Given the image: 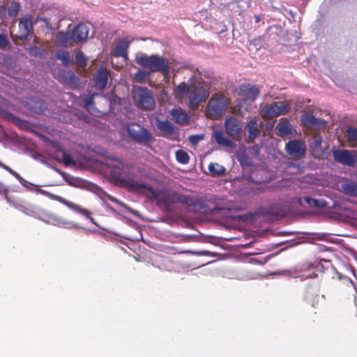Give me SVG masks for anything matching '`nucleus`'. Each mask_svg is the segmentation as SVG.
<instances>
[{"instance_id": "obj_17", "label": "nucleus", "mask_w": 357, "mask_h": 357, "mask_svg": "<svg viewBox=\"0 0 357 357\" xmlns=\"http://www.w3.org/2000/svg\"><path fill=\"white\" fill-rule=\"evenodd\" d=\"M240 91L242 96L251 100H255L259 94V89L250 84L241 86Z\"/></svg>"}, {"instance_id": "obj_44", "label": "nucleus", "mask_w": 357, "mask_h": 357, "mask_svg": "<svg viewBox=\"0 0 357 357\" xmlns=\"http://www.w3.org/2000/svg\"><path fill=\"white\" fill-rule=\"evenodd\" d=\"M8 188L3 183L0 182V195H4L6 199H8Z\"/></svg>"}, {"instance_id": "obj_8", "label": "nucleus", "mask_w": 357, "mask_h": 357, "mask_svg": "<svg viewBox=\"0 0 357 357\" xmlns=\"http://www.w3.org/2000/svg\"><path fill=\"white\" fill-rule=\"evenodd\" d=\"M333 155L335 162L347 166H353L357 161L356 152L346 149H335Z\"/></svg>"}, {"instance_id": "obj_16", "label": "nucleus", "mask_w": 357, "mask_h": 357, "mask_svg": "<svg viewBox=\"0 0 357 357\" xmlns=\"http://www.w3.org/2000/svg\"><path fill=\"white\" fill-rule=\"evenodd\" d=\"M94 82L96 84V87L100 89H104L108 81V74L105 68H100L97 74L94 76L93 78Z\"/></svg>"}, {"instance_id": "obj_32", "label": "nucleus", "mask_w": 357, "mask_h": 357, "mask_svg": "<svg viewBox=\"0 0 357 357\" xmlns=\"http://www.w3.org/2000/svg\"><path fill=\"white\" fill-rule=\"evenodd\" d=\"M347 137L349 142H357V128L349 127L346 130Z\"/></svg>"}, {"instance_id": "obj_24", "label": "nucleus", "mask_w": 357, "mask_h": 357, "mask_svg": "<svg viewBox=\"0 0 357 357\" xmlns=\"http://www.w3.org/2000/svg\"><path fill=\"white\" fill-rule=\"evenodd\" d=\"M313 266H314V269L319 272H324L325 270H328L330 268H334L330 260H326L324 259L316 261Z\"/></svg>"}, {"instance_id": "obj_31", "label": "nucleus", "mask_w": 357, "mask_h": 357, "mask_svg": "<svg viewBox=\"0 0 357 357\" xmlns=\"http://www.w3.org/2000/svg\"><path fill=\"white\" fill-rule=\"evenodd\" d=\"M75 61L78 66L82 68L85 67L87 64V58L81 50L76 52Z\"/></svg>"}, {"instance_id": "obj_48", "label": "nucleus", "mask_w": 357, "mask_h": 357, "mask_svg": "<svg viewBox=\"0 0 357 357\" xmlns=\"http://www.w3.org/2000/svg\"><path fill=\"white\" fill-rule=\"evenodd\" d=\"M317 120H318V125H314V126H316L317 128H324L326 126V125L327 124L326 121L324 120H322V119H318V118H317Z\"/></svg>"}, {"instance_id": "obj_18", "label": "nucleus", "mask_w": 357, "mask_h": 357, "mask_svg": "<svg viewBox=\"0 0 357 357\" xmlns=\"http://www.w3.org/2000/svg\"><path fill=\"white\" fill-rule=\"evenodd\" d=\"M170 114L178 124L185 125L189 122L190 116L181 109H174L171 110Z\"/></svg>"}, {"instance_id": "obj_53", "label": "nucleus", "mask_w": 357, "mask_h": 357, "mask_svg": "<svg viewBox=\"0 0 357 357\" xmlns=\"http://www.w3.org/2000/svg\"><path fill=\"white\" fill-rule=\"evenodd\" d=\"M6 165L3 164V162H0V167L1 168H4V167L6 166Z\"/></svg>"}, {"instance_id": "obj_38", "label": "nucleus", "mask_w": 357, "mask_h": 357, "mask_svg": "<svg viewBox=\"0 0 357 357\" xmlns=\"http://www.w3.org/2000/svg\"><path fill=\"white\" fill-rule=\"evenodd\" d=\"M149 75V73L146 72L144 70H139L136 72L135 75V77L139 82H144L146 79L148 78V76Z\"/></svg>"}, {"instance_id": "obj_42", "label": "nucleus", "mask_w": 357, "mask_h": 357, "mask_svg": "<svg viewBox=\"0 0 357 357\" xmlns=\"http://www.w3.org/2000/svg\"><path fill=\"white\" fill-rule=\"evenodd\" d=\"M202 139H204L203 135H194L189 137V141L193 145L197 144Z\"/></svg>"}, {"instance_id": "obj_34", "label": "nucleus", "mask_w": 357, "mask_h": 357, "mask_svg": "<svg viewBox=\"0 0 357 357\" xmlns=\"http://www.w3.org/2000/svg\"><path fill=\"white\" fill-rule=\"evenodd\" d=\"M20 9V5L18 2L13 1L8 9V14L12 17H16Z\"/></svg>"}, {"instance_id": "obj_2", "label": "nucleus", "mask_w": 357, "mask_h": 357, "mask_svg": "<svg viewBox=\"0 0 357 357\" xmlns=\"http://www.w3.org/2000/svg\"><path fill=\"white\" fill-rule=\"evenodd\" d=\"M136 63L140 66L149 69L151 72H160L164 75H168L170 70L167 59L158 54H142L136 58Z\"/></svg>"}, {"instance_id": "obj_7", "label": "nucleus", "mask_w": 357, "mask_h": 357, "mask_svg": "<svg viewBox=\"0 0 357 357\" xmlns=\"http://www.w3.org/2000/svg\"><path fill=\"white\" fill-rule=\"evenodd\" d=\"M289 109V106L287 102L280 101L265 107L261 110V115L264 118H274L287 114Z\"/></svg>"}, {"instance_id": "obj_52", "label": "nucleus", "mask_w": 357, "mask_h": 357, "mask_svg": "<svg viewBox=\"0 0 357 357\" xmlns=\"http://www.w3.org/2000/svg\"><path fill=\"white\" fill-rule=\"evenodd\" d=\"M232 238H231V237H225V238H224V240H225V241H231Z\"/></svg>"}, {"instance_id": "obj_28", "label": "nucleus", "mask_w": 357, "mask_h": 357, "mask_svg": "<svg viewBox=\"0 0 357 357\" xmlns=\"http://www.w3.org/2000/svg\"><path fill=\"white\" fill-rule=\"evenodd\" d=\"M178 200L181 203H182L185 205L189 206H197L198 202H199L198 199L191 197L190 196H188V195H181L178 197Z\"/></svg>"}, {"instance_id": "obj_25", "label": "nucleus", "mask_w": 357, "mask_h": 357, "mask_svg": "<svg viewBox=\"0 0 357 357\" xmlns=\"http://www.w3.org/2000/svg\"><path fill=\"white\" fill-rule=\"evenodd\" d=\"M278 135L280 136H286L291 133V127L287 121H280L277 126Z\"/></svg>"}, {"instance_id": "obj_4", "label": "nucleus", "mask_w": 357, "mask_h": 357, "mask_svg": "<svg viewBox=\"0 0 357 357\" xmlns=\"http://www.w3.org/2000/svg\"><path fill=\"white\" fill-rule=\"evenodd\" d=\"M133 100L135 106L143 111H152L155 106L152 91L146 87L138 86L135 89Z\"/></svg>"}, {"instance_id": "obj_27", "label": "nucleus", "mask_w": 357, "mask_h": 357, "mask_svg": "<svg viewBox=\"0 0 357 357\" xmlns=\"http://www.w3.org/2000/svg\"><path fill=\"white\" fill-rule=\"evenodd\" d=\"M158 128L169 135L174 132V126L169 121H160L158 124Z\"/></svg>"}, {"instance_id": "obj_5", "label": "nucleus", "mask_w": 357, "mask_h": 357, "mask_svg": "<svg viewBox=\"0 0 357 357\" xmlns=\"http://www.w3.org/2000/svg\"><path fill=\"white\" fill-rule=\"evenodd\" d=\"M126 130L128 137L138 144L146 146L152 139L151 133L139 123H128Z\"/></svg>"}, {"instance_id": "obj_51", "label": "nucleus", "mask_w": 357, "mask_h": 357, "mask_svg": "<svg viewBox=\"0 0 357 357\" xmlns=\"http://www.w3.org/2000/svg\"><path fill=\"white\" fill-rule=\"evenodd\" d=\"M255 22H256V23L259 22H260V20H261V17H260V15H255Z\"/></svg>"}, {"instance_id": "obj_3", "label": "nucleus", "mask_w": 357, "mask_h": 357, "mask_svg": "<svg viewBox=\"0 0 357 357\" xmlns=\"http://www.w3.org/2000/svg\"><path fill=\"white\" fill-rule=\"evenodd\" d=\"M210 95V86L204 81L191 85L189 94V107L192 110H197L200 104L205 102Z\"/></svg>"}, {"instance_id": "obj_49", "label": "nucleus", "mask_w": 357, "mask_h": 357, "mask_svg": "<svg viewBox=\"0 0 357 357\" xmlns=\"http://www.w3.org/2000/svg\"><path fill=\"white\" fill-rule=\"evenodd\" d=\"M269 212L271 214L275 215V216H280V215H282V211H274L272 208L271 209V211Z\"/></svg>"}, {"instance_id": "obj_35", "label": "nucleus", "mask_w": 357, "mask_h": 357, "mask_svg": "<svg viewBox=\"0 0 357 357\" xmlns=\"http://www.w3.org/2000/svg\"><path fill=\"white\" fill-rule=\"evenodd\" d=\"M303 122L310 126H314V125H318L317 118L314 117L313 115L310 114H306L302 119Z\"/></svg>"}, {"instance_id": "obj_12", "label": "nucleus", "mask_w": 357, "mask_h": 357, "mask_svg": "<svg viewBox=\"0 0 357 357\" xmlns=\"http://www.w3.org/2000/svg\"><path fill=\"white\" fill-rule=\"evenodd\" d=\"M89 29V27L83 24L79 23L73 29L72 33L73 38L75 43H83L86 42L88 39Z\"/></svg>"}, {"instance_id": "obj_9", "label": "nucleus", "mask_w": 357, "mask_h": 357, "mask_svg": "<svg viewBox=\"0 0 357 357\" xmlns=\"http://www.w3.org/2000/svg\"><path fill=\"white\" fill-rule=\"evenodd\" d=\"M287 153L294 158H301L305 155L306 145L304 142L292 139L285 146Z\"/></svg>"}, {"instance_id": "obj_11", "label": "nucleus", "mask_w": 357, "mask_h": 357, "mask_svg": "<svg viewBox=\"0 0 357 357\" xmlns=\"http://www.w3.org/2000/svg\"><path fill=\"white\" fill-rule=\"evenodd\" d=\"M54 199L64 204L68 208L75 211V212L84 215L86 218L90 219L91 222H93V218L91 215V212L85 208H83L79 205L71 202L66 199L65 198L58 195H55L54 197Z\"/></svg>"}, {"instance_id": "obj_37", "label": "nucleus", "mask_w": 357, "mask_h": 357, "mask_svg": "<svg viewBox=\"0 0 357 357\" xmlns=\"http://www.w3.org/2000/svg\"><path fill=\"white\" fill-rule=\"evenodd\" d=\"M0 116L1 117H3V119H5L8 121H11L14 123H17V122L20 121V119L18 117L15 116L11 112H7L5 110L0 111Z\"/></svg>"}, {"instance_id": "obj_13", "label": "nucleus", "mask_w": 357, "mask_h": 357, "mask_svg": "<svg viewBox=\"0 0 357 357\" xmlns=\"http://www.w3.org/2000/svg\"><path fill=\"white\" fill-rule=\"evenodd\" d=\"M225 130L229 135L236 137L241 132V126L238 120L231 117L225 121Z\"/></svg>"}, {"instance_id": "obj_14", "label": "nucleus", "mask_w": 357, "mask_h": 357, "mask_svg": "<svg viewBox=\"0 0 357 357\" xmlns=\"http://www.w3.org/2000/svg\"><path fill=\"white\" fill-rule=\"evenodd\" d=\"M130 41L127 39L120 40L115 46L112 55L115 57H123L128 59V50L130 47Z\"/></svg>"}, {"instance_id": "obj_45", "label": "nucleus", "mask_w": 357, "mask_h": 357, "mask_svg": "<svg viewBox=\"0 0 357 357\" xmlns=\"http://www.w3.org/2000/svg\"><path fill=\"white\" fill-rule=\"evenodd\" d=\"M326 205V202L323 199H315V203L314 204V207L317 208H324Z\"/></svg>"}, {"instance_id": "obj_30", "label": "nucleus", "mask_w": 357, "mask_h": 357, "mask_svg": "<svg viewBox=\"0 0 357 357\" xmlns=\"http://www.w3.org/2000/svg\"><path fill=\"white\" fill-rule=\"evenodd\" d=\"M208 171L211 176H218L223 174V167H220L218 164L211 163L208 165Z\"/></svg>"}, {"instance_id": "obj_20", "label": "nucleus", "mask_w": 357, "mask_h": 357, "mask_svg": "<svg viewBox=\"0 0 357 357\" xmlns=\"http://www.w3.org/2000/svg\"><path fill=\"white\" fill-rule=\"evenodd\" d=\"M62 82L70 86H77L79 81V78L72 70H66L61 73Z\"/></svg>"}, {"instance_id": "obj_40", "label": "nucleus", "mask_w": 357, "mask_h": 357, "mask_svg": "<svg viewBox=\"0 0 357 357\" xmlns=\"http://www.w3.org/2000/svg\"><path fill=\"white\" fill-rule=\"evenodd\" d=\"M213 137L215 142L220 144L223 145V132L222 131H215L213 132Z\"/></svg>"}, {"instance_id": "obj_22", "label": "nucleus", "mask_w": 357, "mask_h": 357, "mask_svg": "<svg viewBox=\"0 0 357 357\" xmlns=\"http://www.w3.org/2000/svg\"><path fill=\"white\" fill-rule=\"evenodd\" d=\"M342 189L344 194L357 197V184L353 181H347L342 184Z\"/></svg>"}, {"instance_id": "obj_26", "label": "nucleus", "mask_w": 357, "mask_h": 357, "mask_svg": "<svg viewBox=\"0 0 357 357\" xmlns=\"http://www.w3.org/2000/svg\"><path fill=\"white\" fill-rule=\"evenodd\" d=\"M322 137L320 135H316L313 137L310 147L314 153L322 151Z\"/></svg>"}, {"instance_id": "obj_54", "label": "nucleus", "mask_w": 357, "mask_h": 357, "mask_svg": "<svg viewBox=\"0 0 357 357\" xmlns=\"http://www.w3.org/2000/svg\"><path fill=\"white\" fill-rule=\"evenodd\" d=\"M239 161H240V162H241V164H243V159H242V158H240V159H239Z\"/></svg>"}, {"instance_id": "obj_41", "label": "nucleus", "mask_w": 357, "mask_h": 357, "mask_svg": "<svg viewBox=\"0 0 357 357\" xmlns=\"http://www.w3.org/2000/svg\"><path fill=\"white\" fill-rule=\"evenodd\" d=\"M258 171H253L250 176L248 177V179L252 181V182H255V183H264V182H266V180L264 179V178H259L257 176V174H258Z\"/></svg>"}, {"instance_id": "obj_21", "label": "nucleus", "mask_w": 357, "mask_h": 357, "mask_svg": "<svg viewBox=\"0 0 357 357\" xmlns=\"http://www.w3.org/2000/svg\"><path fill=\"white\" fill-rule=\"evenodd\" d=\"M54 57L60 60L61 63L66 67L72 66L74 63L68 51H58L56 52Z\"/></svg>"}, {"instance_id": "obj_6", "label": "nucleus", "mask_w": 357, "mask_h": 357, "mask_svg": "<svg viewBox=\"0 0 357 357\" xmlns=\"http://www.w3.org/2000/svg\"><path fill=\"white\" fill-rule=\"evenodd\" d=\"M206 115L211 119H219L223 115V95L218 94L213 96L208 101Z\"/></svg>"}, {"instance_id": "obj_36", "label": "nucleus", "mask_w": 357, "mask_h": 357, "mask_svg": "<svg viewBox=\"0 0 357 357\" xmlns=\"http://www.w3.org/2000/svg\"><path fill=\"white\" fill-rule=\"evenodd\" d=\"M3 169L8 172L13 176H15L23 186H27L28 182L26 180H24L17 172H16L7 165H6Z\"/></svg>"}, {"instance_id": "obj_50", "label": "nucleus", "mask_w": 357, "mask_h": 357, "mask_svg": "<svg viewBox=\"0 0 357 357\" xmlns=\"http://www.w3.org/2000/svg\"><path fill=\"white\" fill-rule=\"evenodd\" d=\"M231 145V141L227 138H225V146H229Z\"/></svg>"}, {"instance_id": "obj_23", "label": "nucleus", "mask_w": 357, "mask_h": 357, "mask_svg": "<svg viewBox=\"0 0 357 357\" xmlns=\"http://www.w3.org/2000/svg\"><path fill=\"white\" fill-rule=\"evenodd\" d=\"M98 93H93L84 100V107L91 114H96L98 109L95 107L94 98L98 96Z\"/></svg>"}, {"instance_id": "obj_39", "label": "nucleus", "mask_w": 357, "mask_h": 357, "mask_svg": "<svg viewBox=\"0 0 357 357\" xmlns=\"http://www.w3.org/2000/svg\"><path fill=\"white\" fill-rule=\"evenodd\" d=\"M62 158L60 160L59 158L56 160L59 162H62L66 166L73 164V160L70 155L68 154L64 150H61Z\"/></svg>"}, {"instance_id": "obj_43", "label": "nucleus", "mask_w": 357, "mask_h": 357, "mask_svg": "<svg viewBox=\"0 0 357 357\" xmlns=\"http://www.w3.org/2000/svg\"><path fill=\"white\" fill-rule=\"evenodd\" d=\"M10 45L7 36L3 33H0V48L3 49Z\"/></svg>"}, {"instance_id": "obj_29", "label": "nucleus", "mask_w": 357, "mask_h": 357, "mask_svg": "<svg viewBox=\"0 0 357 357\" xmlns=\"http://www.w3.org/2000/svg\"><path fill=\"white\" fill-rule=\"evenodd\" d=\"M176 159L179 163L185 165L188 163L190 157L185 151L178 150L176 151Z\"/></svg>"}, {"instance_id": "obj_15", "label": "nucleus", "mask_w": 357, "mask_h": 357, "mask_svg": "<svg viewBox=\"0 0 357 357\" xmlns=\"http://www.w3.org/2000/svg\"><path fill=\"white\" fill-rule=\"evenodd\" d=\"M261 123H259L257 118H254L248 123L246 130L250 140H254L259 137L260 134Z\"/></svg>"}, {"instance_id": "obj_19", "label": "nucleus", "mask_w": 357, "mask_h": 357, "mask_svg": "<svg viewBox=\"0 0 357 357\" xmlns=\"http://www.w3.org/2000/svg\"><path fill=\"white\" fill-rule=\"evenodd\" d=\"M56 40L64 47H70L75 42L72 32L59 31L56 36Z\"/></svg>"}, {"instance_id": "obj_55", "label": "nucleus", "mask_w": 357, "mask_h": 357, "mask_svg": "<svg viewBox=\"0 0 357 357\" xmlns=\"http://www.w3.org/2000/svg\"><path fill=\"white\" fill-rule=\"evenodd\" d=\"M224 105H225V106H226V105H227V101H226V100H225V99Z\"/></svg>"}, {"instance_id": "obj_10", "label": "nucleus", "mask_w": 357, "mask_h": 357, "mask_svg": "<svg viewBox=\"0 0 357 357\" xmlns=\"http://www.w3.org/2000/svg\"><path fill=\"white\" fill-rule=\"evenodd\" d=\"M32 22L30 17L25 16L19 21V31L15 37L20 40L27 39L31 31L32 30Z\"/></svg>"}, {"instance_id": "obj_46", "label": "nucleus", "mask_w": 357, "mask_h": 357, "mask_svg": "<svg viewBox=\"0 0 357 357\" xmlns=\"http://www.w3.org/2000/svg\"><path fill=\"white\" fill-rule=\"evenodd\" d=\"M222 209L223 208L221 207H213L211 208H208V210H207V211H204V212L209 213L211 215H215Z\"/></svg>"}, {"instance_id": "obj_47", "label": "nucleus", "mask_w": 357, "mask_h": 357, "mask_svg": "<svg viewBox=\"0 0 357 357\" xmlns=\"http://www.w3.org/2000/svg\"><path fill=\"white\" fill-rule=\"evenodd\" d=\"M303 200L305 203H307L309 206H313L315 203V199L311 198L310 197H304Z\"/></svg>"}, {"instance_id": "obj_33", "label": "nucleus", "mask_w": 357, "mask_h": 357, "mask_svg": "<svg viewBox=\"0 0 357 357\" xmlns=\"http://www.w3.org/2000/svg\"><path fill=\"white\" fill-rule=\"evenodd\" d=\"M190 88L184 82H181L176 88V93L181 97L184 96L188 93H190Z\"/></svg>"}, {"instance_id": "obj_1", "label": "nucleus", "mask_w": 357, "mask_h": 357, "mask_svg": "<svg viewBox=\"0 0 357 357\" xmlns=\"http://www.w3.org/2000/svg\"><path fill=\"white\" fill-rule=\"evenodd\" d=\"M98 153L111 160L105 165L110 169L109 176L115 185L128 188L130 192H142L148 190V195L158 204L167 206L170 202V195L162 191L155 190L151 186H147L144 183L138 181V176L135 172L134 165L127 161L109 156L107 151L102 149Z\"/></svg>"}]
</instances>
